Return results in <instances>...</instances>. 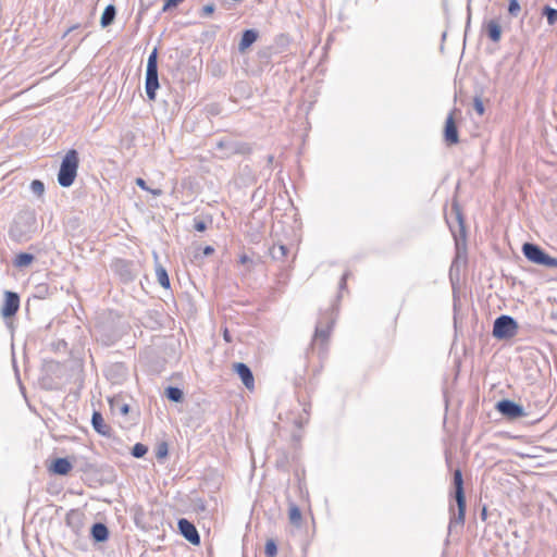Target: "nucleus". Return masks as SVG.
I'll return each instance as SVG.
<instances>
[{
    "label": "nucleus",
    "mask_w": 557,
    "mask_h": 557,
    "mask_svg": "<svg viewBox=\"0 0 557 557\" xmlns=\"http://www.w3.org/2000/svg\"><path fill=\"white\" fill-rule=\"evenodd\" d=\"M453 481H454V487H455L454 497L457 503L458 511L456 513L454 507L450 506L449 510H450L453 517L450 518L449 530H453V528L457 524L462 527L465 523V518H466V496H465V490H463V479H462V473H461L460 469H456L454 471Z\"/></svg>",
    "instance_id": "1"
},
{
    "label": "nucleus",
    "mask_w": 557,
    "mask_h": 557,
    "mask_svg": "<svg viewBox=\"0 0 557 557\" xmlns=\"http://www.w3.org/2000/svg\"><path fill=\"white\" fill-rule=\"evenodd\" d=\"M79 164L78 152L75 149H71L64 156L61 166L58 173V183L62 187H70L77 175Z\"/></svg>",
    "instance_id": "2"
},
{
    "label": "nucleus",
    "mask_w": 557,
    "mask_h": 557,
    "mask_svg": "<svg viewBox=\"0 0 557 557\" xmlns=\"http://www.w3.org/2000/svg\"><path fill=\"white\" fill-rule=\"evenodd\" d=\"M160 87L158 75V48L149 54L146 66L145 90L149 100L154 101Z\"/></svg>",
    "instance_id": "3"
},
{
    "label": "nucleus",
    "mask_w": 557,
    "mask_h": 557,
    "mask_svg": "<svg viewBox=\"0 0 557 557\" xmlns=\"http://www.w3.org/2000/svg\"><path fill=\"white\" fill-rule=\"evenodd\" d=\"M98 339L106 346L115 344L124 335V327L120 323L101 322L96 326Z\"/></svg>",
    "instance_id": "4"
},
{
    "label": "nucleus",
    "mask_w": 557,
    "mask_h": 557,
    "mask_svg": "<svg viewBox=\"0 0 557 557\" xmlns=\"http://www.w3.org/2000/svg\"><path fill=\"white\" fill-rule=\"evenodd\" d=\"M517 330V321L510 315L503 314L494 321L493 336L498 339L511 338L516 335Z\"/></svg>",
    "instance_id": "5"
},
{
    "label": "nucleus",
    "mask_w": 557,
    "mask_h": 557,
    "mask_svg": "<svg viewBox=\"0 0 557 557\" xmlns=\"http://www.w3.org/2000/svg\"><path fill=\"white\" fill-rule=\"evenodd\" d=\"M496 409L502 416L510 420H515L527 414L524 412V408L521 405L510 399L499 400L496 404Z\"/></svg>",
    "instance_id": "6"
},
{
    "label": "nucleus",
    "mask_w": 557,
    "mask_h": 557,
    "mask_svg": "<svg viewBox=\"0 0 557 557\" xmlns=\"http://www.w3.org/2000/svg\"><path fill=\"white\" fill-rule=\"evenodd\" d=\"M111 268L125 283L134 281L137 276L135 264L131 261L116 259L112 262Z\"/></svg>",
    "instance_id": "7"
},
{
    "label": "nucleus",
    "mask_w": 557,
    "mask_h": 557,
    "mask_svg": "<svg viewBox=\"0 0 557 557\" xmlns=\"http://www.w3.org/2000/svg\"><path fill=\"white\" fill-rule=\"evenodd\" d=\"M20 308V296L15 292L7 290L4 293V300L1 308V314L3 318H12L16 314Z\"/></svg>",
    "instance_id": "8"
},
{
    "label": "nucleus",
    "mask_w": 557,
    "mask_h": 557,
    "mask_svg": "<svg viewBox=\"0 0 557 557\" xmlns=\"http://www.w3.org/2000/svg\"><path fill=\"white\" fill-rule=\"evenodd\" d=\"M457 110L454 109L446 119L444 126V140L448 146L456 145L459 143V134L458 128L455 122V112Z\"/></svg>",
    "instance_id": "9"
},
{
    "label": "nucleus",
    "mask_w": 557,
    "mask_h": 557,
    "mask_svg": "<svg viewBox=\"0 0 557 557\" xmlns=\"http://www.w3.org/2000/svg\"><path fill=\"white\" fill-rule=\"evenodd\" d=\"M177 527L180 530V533L193 545H199L200 544V535L194 525L193 522L189 520L182 518L177 522Z\"/></svg>",
    "instance_id": "10"
},
{
    "label": "nucleus",
    "mask_w": 557,
    "mask_h": 557,
    "mask_svg": "<svg viewBox=\"0 0 557 557\" xmlns=\"http://www.w3.org/2000/svg\"><path fill=\"white\" fill-rule=\"evenodd\" d=\"M522 252L529 261L540 265H542L547 255L539 245L533 243H524L522 246Z\"/></svg>",
    "instance_id": "11"
},
{
    "label": "nucleus",
    "mask_w": 557,
    "mask_h": 557,
    "mask_svg": "<svg viewBox=\"0 0 557 557\" xmlns=\"http://www.w3.org/2000/svg\"><path fill=\"white\" fill-rule=\"evenodd\" d=\"M221 149H227L230 153L248 154L252 151L250 144L234 140H220L216 145Z\"/></svg>",
    "instance_id": "12"
},
{
    "label": "nucleus",
    "mask_w": 557,
    "mask_h": 557,
    "mask_svg": "<svg viewBox=\"0 0 557 557\" xmlns=\"http://www.w3.org/2000/svg\"><path fill=\"white\" fill-rule=\"evenodd\" d=\"M234 371L240 377L245 387L249 391L255 388V379L250 368L243 362L234 363Z\"/></svg>",
    "instance_id": "13"
},
{
    "label": "nucleus",
    "mask_w": 557,
    "mask_h": 557,
    "mask_svg": "<svg viewBox=\"0 0 557 557\" xmlns=\"http://www.w3.org/2000/svg\"><path fill=\"white\" fill-rule=\"evenodd\" d=\"M91 424L97 433L104 436H110L111 428L104 422L101 412L94 411L91 417Z\"/></svg>",
    "instance_id": "14"
},
{
    "label": "nucleus",
    "mask_w": 557,
    "mask_h": 557,
    "mask_svg": "<svg viewBox=\"0 0 557 557\" xmlns=\"http://www.w3.org/2000/svg\"><path fill=\"white\" fill-rule=\"evenodd\" d=\"M73 466L67 458H57L53 460L50 471L54 474L66 475L72 470Z\"/></svg>",
    "instance_id": "15"
},
{
    "label": "nucleus",
    "mask_w": 557,
    "mask_h": 557,
    "mask_svg": "<svg viewBox=\"0 0 557 557\" xmlns=\"http://www.w3.org/2000/svg\"><path fill=\"white\" fill-rule=\"evenodd\" d=\"M259 34L256 29H246L243 32L242 39L238 44L239 52H245L256 40Z\"/></svg>",
    "instance_id": "16"
},
{
    "label": "nucleus",
    "mask_w": 557,
    "mask_h": 557,
    "mask_svg": "<svg viewBox=\"0 0 557 557\" xmlns=\"http://www.w3.org/2000/svg\"><path fill=\"white\" fill-rule=\"evenodd\" d=\"M92 540L97 543L106 542L109 537V530L104 523L96 522L90 530Z\"/></svg>",
    "instance_id": "17"
},
{
    "label": "nucleus",
    "mask_w": 557,
    "mask_h": 557,
    "mask_svg": "<svg viewBox=\"0 0 557 557\" xmlns=\"http://www.w3.org/2000/svg\"><path fill=\"white\" fill-rule=\"evenodd\" d=\"M65 522L77 533L83 525V515L78 510H71L66 513Z\"/></svg>",
    "instance_id": "18"
},
{
    "label": "nucleus",
    "mask_w": 557,
    "mask_h": 557,
    "mask_svg": "<svg viewBox=\"0 0 557 557\" xmlns=\"http://www.w3.org/2000/svg\"><path fill=\"white\" fill-rule=\"evenodd\" d=\"M485 30L488 36V38L494 41L498 42L502 38V27L499 23L495 20H491L485 25Z\"/></svg>",
    "instance_id": "19"
},
{
    "label": "nucleus",
    "mask_w": 557,
    "mask_h": 557,
    "mask_svg": "<svg viewBox=\"0 0 557 557\" xmlns=\"http://www.w3.org/2000/svg\"><path fill=\"white\" fill-rule=\"evenodd\" d=\"M116 16V8L113 4H108L101 15L100 25L102 28L110 26Z\"/></svg>",
    "instance_id": "20"
},
{
    "label": "nucleus",
    "mask_w": 557,
    "mask_h": 557,
    "mask_svg": "<svg viewBox=\"0 0 557 557\" xmlns=\"http://www.w3.org/2000/svg\"><path fill=\"white\" fill-rule=\"evenodd\" d=\"M35 260V256L28 252H21L16 255L13 265L18 269L28 267Z\"/></svg>",
    "instance_id": "21"
},
{
    "label": "nucleus",
    "mask_w": 557,
    "mask_h": 557,
    "mask_svg": "<svg viewBox=\"0 0 557 557\" xmlns=\"http://www.w3.org/2000/svg\"><path fill=\"white\" fill-rule=\"evenodd\" d=\"M165 397L173 403H182L184 400V393L180 387L168 386L164 391Z\"/></svg>",
    "instance_id": "22"
},
{
    "label": "nucleus",
    "mask_w": 557,
    "mask_h": 557,
    "mask_svg": "<svg viewBox=\"0 0 557 557\" xmlns=\"http://www.w3.org/2000/svg\"><path fill=\"white\" fill-rule=\"evenodd\" d=\"M289 522L295 527H300L302 521V515L299 507L296 504H290L288 508Z\"/></svg>",
    "instance_id": "23"
},
{
    "label": "nucleus",
    "mask_w": 557,
    "mask_h": 557,
    "mask_svg": "<svg viewBox=\"0 0 557 557\" xmlns=\"http://www.w3.org/2000/svg\"><path fill=\"white\" fill-rule=\"evenodd\" d=\"M269 252L272 259L283 260L288 253V248L283 244L274 245L270 248Z\"/></svg>",
    "instance_id": "24"
},
{
    "label": "nucleus",
    "mask_w": 557,
    "mask_h": 557,
    "mask_svg": "<svg viewBox=\"0 0 557 557\" xmlns=\"http://www.w3.org/2000/svg\"><path fill=\"white\" fill-rule=\"evenodd\" d=\"M329 338V329L323 327L321 322H319L315 326L313 342H321L322 344H325Z\"/></svg>",
    "instance_id": "25"
},
{
    "label": "nucleus",
    "mask_w": 557,
    "mask_h": 557,
    "mask_svg": "<svg viewBox=\"0 0 557 557\" xmlns=\"http://www.w3.org/2000/svg\"><path fill=\"white\" fill-rule=\"evenodd\" d=\"M156 275H157V280H158L159 284L162 287H164V288L170 287V278H169L168 272L162 265L157 267Z\"/></svg>",
    "instance_id": "26"
},
{
    "label": "nucleus",
    "mask_w": 557,
    "mask_h": 557,
    "mask_svg": "<svg viewBox=\"0 0 557 557\" xmlns=\"http://www.w3.org/2000/svg\"><path fill=\"white\" fill-rule=\"evenodd\" d=\"M542 14L546 17L549 26H553L557 22V10L556 9H554L549 5H545L543 8Z\"/></svg>",
    "instance_id": "27"
},
{
    "label": "nucleus",
    "mask_w": 557,
    "mask_h": 557,
    "mask_svg": "<svg viewBox=\"0 0 557 557\" xmlns=\"http://www.w3.org/2000/svg\"><path fill=\"white\" fill-rule=\"evenodd\" d=\"M264 554H265V557H276L277 545L274 540L271 539L265 542Z\"/></svg>",
    "instance_id": "28"
},
{
    "label": "nucleus",
    "mask_w": 557,
    "mask_h": 557,
    "mask_svg": "<svg viewBox=\"0 0 557 557\" xmlns=\"http://www.w3.org/2000/svg\"><path fill=\"white\" fill-rule=\"evenodd\" d=\"M148 453V447L141 443H137L132 448V455L135 458H143Z\"/></svg>",
    "instance_id": "29"
},
{
    "label": "nucleus",
    "mask_w": 557,
    "mask_h": 557,
    "mask_svg": "<svg viewBox=\"0 0 557 557\" xmlns=\"http://www.w3.org/2000/svg\"><path fill=\"white\" fill-rule=\"evenodd\" d=\"M30 190L35 194V195H38V196H41L45 191V185L41 181L39 180H34L32 183H30Z\"/></svg>",
    "instance_id": "30"
},
{
    "label": "nucleus",
    "mask_w": 557,
    "mask_h": 557,
    "mask_svg": "<svg viewBox=\"0 0 557 557\" xmlns=\"http://www.w3.org/2000/svg\"><path fill=\"white\" fill-rule=\"evenodd\" d=\"M521 11V7L518 0H509L508 12L511 16H518Z\"/></svg>",
    "instance_id": "31"
},
{
    "label": "nucleus",
    "mask_w": 557,
    "mask_h": 557,
    "mask_svg": "<svg viewBox=\"0 0 557 557\" xmlns=\"http://www.w3.org/2000/svg\"><path fill=\"white\" fill-rule=\"evenodd\" d=\"M136 185L139 186L144 190H148V191L152 193L156 196H160L162 193L160 189H149L145 180L141 177L136 178Z\"/></svg>",
    "instance_id": "32"
},
{
    "label": "nucleus",
    "mask_w": 557,
    "mask_h": 557,
    "mask_svg": "<svg viewBox=\"0 0 557 557\" xmlns=\"http://www.w3.org/2000/svg\"><path fill=\"white\" fill-rule=\"evenodd\" d=\"M473 109L476 111L478 114L482 115L484 113V104L483 101L480 98H474L473 100Z\"/></svg>",
    "instance_id": "33"
},
{
    "label": "nucleus",
    "mask_w": 557,
    "mask_h": 557,
    "mask_svg": "<svg viewBox=\"0 0 557 557\" xmlns=\"http://www.w3.org/2000/svg\"><path fill=\"white\" fill-rule=\"evenodd\" d=\"M156 455H157L158 459L164 458L168 455V445H166V443H161L158 446Z\"/></svg>",
    "instance_id": "34"
},
{
    "label": "nucleus",
    "mask_w": 557,
    "mask_h": 557,
    "mask_svg": "<svg viewBox=\"0 0 557 557\" xmlns=\"http://www.w3.org/2000/svg\"><path fill=\"white\" fill-rule=\"evenodd\" d=\"M542 265H545L547 268H557V258H553L546 255Z\"/></svg>",
    "instance_id": "35"
},
{
    "label": "nucleus",
    "mask_w": 557,
    "mask_h": 557,
    "mask_svg": "<svg viewBox=\"0 0 557 557\" xmlns=\"http://www.w3.org/2000/svg\"><path fill=\"white\" fill-rule=\"evenodd\" d=\"M214 10H215V5L213 3L206 4L202 8L201 15L202 16H208V15L212 14L214 12Z\"/></svg>",
    "instance_id": "36"
},
{
    "label": "nucleus",
    "mask_w": 557,
    "mask_h": 557,
    "mask_svg": "<svg viewBox=\"0 0 557 557\" xmlns=\"http://www.w3.org/2000/svg\"><path fill=\"white\" fill-rule=\"evenodd\" d=\"M194 227L198 232H203L207 230V223L202 220H195Z\"/></svg>",
    "instance_id": "37"
},
{
    "label": "nucleus",
    "mask_w": 557,
    "mask_h": 557,
    "mask_svg": "<svg viewBox=\"0 0 557 557\" xmlns=\"http://www.w3.org/2000/svg\"><path fill=\"white\" fill-rule=\"evenodd\" d=\"M457 219H458V222H459V225H460V233H461V235H462V236H465V234H466V227H465L463 219H462V216H461V213H460V212H458V213H457Z\"/></svg>",
    "instance_id": "38"
},
{
    "label": "nucleus",
    "mask_w": 557,
    "mask_h": 557,
    "mask_svg": "<svg viewBox=\"0 0 557 557\" xmlns=\"http://www.w3.org/2000/svg\"><path fill=\"white\" fill-rule=\"evenodd\" d=\"M213 252H214V248L211 247V246H206L202 249V255L206 256V257L211 256Z\"/></svg>",
    "instance_id": "39"
},
{
    "label": "nucleus",
    "mask_w": 557,
    "mask_h": 557,
    "mask_svg": "<svg viewBox=\"0 0 557 557\" xmlns=\"http://www.w3.org/2000/svg\"><path fill=\"white\" fill-rule=\"evenodd\" d=\"M128 411H129V406H128V405H126V404L121 405V407H120V412H121L122 414H127V413H128Z\"/></svg>",
    "instance_id": "40"
},
{
    "label": "nucleus",
    "mask_w": 557,
    "mask_h": 557,
    "mask_svg": "<svg viewBox=\"0 0 557 557\" xmlns=\"http://www.w3.org/2000/svg\"><path fill=\"white\" fill-rule=\"evenodd\" d=\"M223 337H224V339H225L227 343H231V342H232V337H231V334H230V332H228V330H227V329H225V330H224V332H223Z\"/></svg>",
    "instance_id": "41"
},
{
    "label": "nucleus",
    "mask_w": 557,
    "mask_h": 557,
    "mask_svg": "<svg viewBox=\"0 0 557 557\" xmlns=\"http://www.w3.org/2000/svg\"><path fill=\"white\" fill-rule=\"evenodd\" d=\"M78 27H79V24H75V25L71 26V27L65 32L64 36H65V35H67V34H70V33H71V32H73L74 29H77Z\"/></svg>",
    "instance_id": "42"
},
{
    "label": "nucleus",
    "mask_w": 557,
    "mask_h": 557,
    "mask_svg": "<svg viewBox=\"0 0 557 557\" xmlns=\"http://www.w3.org/2000/svg\"><path fill=\"white\" fill-rule=\"evenodd\" d=\"M346 277H347V274H344L342 280H341V287H344L345 284H346Z\"/></svg>",
    "instance_id": "43"
},
{
    "label": "nucleus",
    "mask_w": 557,
    "mask_h": 557,
    "mask_svg": "<svg viewBox=\"0 0 557 557\" xmlns=\"http://www.w3.org/2000/svg\"><path fill=\"white\" fill-rule=\"evenodd\" d=\"M481 516H482V519L485 520L486 519V509L483 508L482 512H481Z\"/></svg>",
    "instance_id": "44"
},
{
    "label": "nucleus",
    "mask_w": 557,
    "mask_h": 557,
    "mask_svg": "<svg viewBox=\"0 0 557 557\" xmlns=\"http://www.w3.org/2000/svg\"><path fill=\"white\" fill-rule=\"evenodd\" d=\"M240 261H242L243 263L247 262V261H248V257H247V256H243V257L240 258Z\"/></svg>",
    "instance_id": "45"
}]
</instances>
